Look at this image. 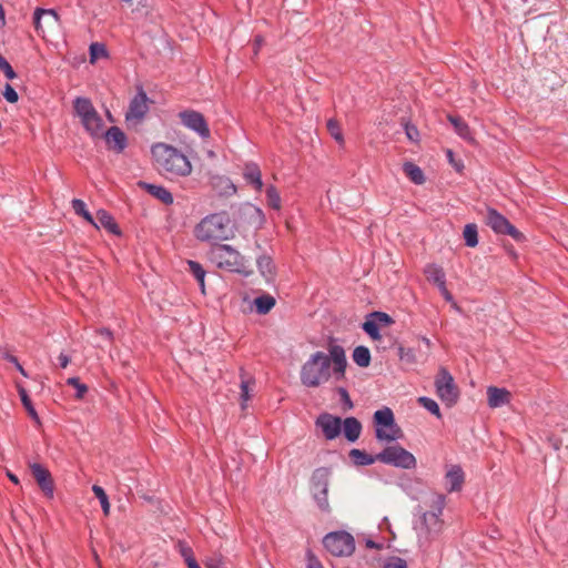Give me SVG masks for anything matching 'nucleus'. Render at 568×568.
I'll return each instance as SVG.
<instances>
[{"label":"nucleus","mask_w":568,"mask_h":568,"mask_svg":"<svg viewBox=\"0 0 568 568\" xmlns=\"http://www.w3.org/2000/svg\"><path fill=\"white\" fill-rule=\"evenodd\" d=\"M178 546L185 564L190 562L191 559H195L192 548L187 546L184 541H179Z\"/></svg>","instance_id":"obj_48"},{"label":"nucleus","mask_w":568,"mask_h":568,"mask_svg":"<svg viewBox=\"0 0 568 568\" xmlns=\"http://www.w3.org/2000/svg\"><path fill=\"white\" fill-rule=\"evenodd\" d=\"M32 475L37 480L38 485L49 498L53 497L54 484L50 471L41 464L34 463L30 466Z\"/></svg>","instance_id":"obj_15"},{"label":"nucleus","mask_w":568,"mask_h":568,"mask_svg":"<svg viewBox=\"0 0 568 568\" xmlns=\"http://www.w3.org/2000/svg\"><path fill=\"white\" fill-rule=\"evenodd\" d=\"M206 568H226L225 562L221 556L211 557L205 562Z\"/></svg>","instance_id":"obj_52"},{"label":"nucleus","mask_w":568,"mask_h":568,"mask_svg":"<svg viewBox=\"0 0 568 568\" xmlns=\"http://www.w3.org/2000/svg\"><path fill=\"white\" fill-rule=\"evenodd\" d=\"M72 209L74 210L75 214L82 216L85 221H88L93 226H98L95 223L94 217L92 214L88 211L85 203L80 199H73L72 202Z\"/></svg>","instance_id":"obj_33"},{"label":"nucleus","mask_w":568,"mask_h":568,"mask_svg":"<svg viewBox=\"0 0 568 568\" xmlns=\"http://www.w3.org/2000/svg\"><path fill=\"white\" fill-rule=\"evenodd\" d=\"M465 483V473L460 465H452L445 474V484L448 493L460 491Z\"/></svg>","instance_id":"obj_16"},{"label":"nucleus","mask_w":568,"mask_h":568,"mask_svg":"<svg viewBox=\"0 0 568 568\" xmlns=\"http://www.w3.org/2000/svg\"><path fill=\"white\" fill-rule=\"evenodd\" d=\"M316 427L321 428L327 440L336 438L342 430V419L328 413L321 414L315 420Z\"/></svg>","instance_id":"obj_13"},{"label":"nucleus","mask_w":568,"mask_h":568,"mask_svg":"<svg viewBox=\"0 0 568 568\" xmlns=\"http://www.w3.org/2000/svg\"><path fill=\"white\" fill-rule=\"evenodd\" d=\"M207 258L220 270L244 276L252 274L248 260L230 244L212 245L207 251Z\"/></svg>","instance_id":"obj_4"},{"label":"nucleus","mask_w":568,"mask_h":568,"mask_svg":"<svg viewBox=\"0 0 568 568\" xmlns=\"http://www.w3.org/2000/svg\"><path fill=\"white\" fill-rule=\"evenodd\" d=\"M97 334H99L100 336H102L103 338H105L108 342L112 343L113 342V332L110 329V328H106V327H102V328H99L95 331Z\"/></svg>","instance_id":"obj_55"},{"label":"nucleus","mask_w":568,"mask_h":568,"mask_svg":"<svg viewBox=\"0 0 568 568\" xmlns=\"http://www.w3.org/2000/svg\"><path fill=\"white\" fill-rule=\"evenodd\" d=\"M448 121L453 124L455 132L458 134V136H460L463 140L467 142H475L471 129L462 118L448 115Z\"/></svg>","instance_id":"obj_26"},{"label":"nucleus","mask_w":568,"mask_h":568,"mask_svg":"<svg viewBox=\"0 0 568 568\" xmlns=\"http://www.w3.org/2000/svg\"><path fill=\"white\" fill-rule=\"evenodd\" d=\"M378 462L402 469H413L416 467L415 456L400 445H392L377 454Z\"/></svg>","instance_id":"obj_9"},{"label":"nucleus","mask_w":568,"mask_h":568,"mask_svg":"<svg viewBox=\"0 0 568 568\" xmlns=\"http://www.w3.org/2000/svg\"><path fill=\"white\" fill-rule=\"evenodd\" d=\"M266 201L271 209L278 211L282 207V200L280 192L274 185H268L265 190Z\"/></svg>","instance_id":"obj_35"},{"label":"nucleus","mask_w":568,"mask_h":568,"mask_svg":"<svg viewBox=\"0 0 568 568\" xmlns=\"http://www.w3.org/2000/svg\"><path fill=\"white\" fill-rule=\"evenodd\" d=\"M263 43H264V39H263V37H262V36H260V34H258V36H256V37L254 38V43H253V45H254V54H255V55L258 53V51H260V49L262 48Z\"/></svg>","instance_id":"obj_59"},{"label":"nucleus","mask_w":568,"mask_h":568,"mask_svg":"<svg viewBox=\"0 0 568 568\" xmlns=\"http://www.w3.org/2000/svg\"><path fill=\"white\" fill-rule=\"evenodd\" d=\"M151 155L156 170L173 179L186 178L192 173V164L189 158L178 148L156 142L151 145Z\"/></svg>","instance_id":"obj_2"},{"label":"nucleus","mask_w":568,"mask_h":568,"mask_svg":"<svg viewBox=\"0 0 568 568\" xmlns=\"http://www.w3.org/2000/svg\"><path fill=\"white\" fill-rule=\"evenodd\" d=\"M90 62L94 63L100 58H108L109 53L103 43L93 42L90 45Z\"/></svg>","instance_id":"obj_40"},{"label":"nucleus","mask_w":568,"mask_h":568,"mask_svg":"<svg viewBox=\"0 0 568 568\" xmlns=\"http://www.w3.org/2000/svg\"><path fill=\"white\" fill-rule=\"evenodd\" d=\"M418 403L437 418H442L439 406L433 398L422 396L418 398Z\"/></svg>","instance_id":"obj_41"},{"label":"nucleus","mask_w":568,"mask_h":568,"mask_svg":"<svg viewBox=\"0 0 568 568\" xmlns=\"http://www.w3.org/2000/svg\"><path fill=\"white\" fill-rule=\"evenodd\" d=\"M366 546H367L368 548H376V549H377V548H379V545H378V544H376L375 541L371 540V539H368V540L366 541Z\"/></svg>","instance_id":"obj_62"},{"label":"nucleus","mask_w":568,"mask_h":568,"mask_svg":"<svg viewBox=\"0 0 568 568\" xmlns=\"http://www.w3.org/2000/svg\"><path fill=\"white\" fill-rule=\"evenodd\" d=\"M141 186L153 197L161 201L165 205H171L174 202L172 193L164 186L142 182L140 183Z\"/></svg>","instance_id":"obj_23"},{"label":"nucleus","mask_w":568,"mask_h":568,"mask_svg":"<svg viewBox=\"0 0 568 568\" xmlns=\"http://www.w3.org/2000/svg\"><path fill=\"white\" fill-rule=\"evenodd\" d=\"M4 358L14 365H17V363H19L18 358L10 354H7Z\"/></svg>","instance_id":"obj_60"},{"label":"nucleus","mask_w":568,"mask_h":568,"mask_svg":"<svg viewBox=\"0 0 568 568\" xmlns=\"http://www.w3.org/2000/svg\"><path fill=\"white\" fill-rule=\"evenodd\" d=\"M342 424L345 438L351 443L356 442L362 432V424L359 420L355 417H347L342 422Z\"/></svg>","instance_id":"obj_25"},{"label":"nucleus","mask_w":568,"mask_h":568,"mask_svg":"<svg viewBox=\"0 0 568 568\" xmlns=\"http://www.w3.org/2000/svg\"><path fill=\"white\" fill-rule=\"evenodd\" d=\"M347 359L345 349L338 344H329L328 354L317 351L302 365L300 378L306 387H318L334 377L345 378Z\"/></svg>","instance_id":"obj_1"},{"label":"nucleus","mask_w":568,"mask_h":568,"mask_svg":"<svg viewBox=\"0 0 568 568\" xmlns=\"http://www.w3.org/2000/svg\"><path fill=\"white\" fill-rule=\"evenodd\" d=\"M375 436L381 442H394L402 435L400 428L395 423L394 413L389 407H384L374 413Z\"/></svg>","instance_id":"obj_7"},{"label":"nucleus","mask_w":568,"mask_h":568,"mask_svg":"<svg viewBox=\"0 0 568 568\" xmlns=\"http://www.w3.org/2000/svg\"><path fill=\"white\" fill-rule=\"evenodd\" d=\"M398 357L402 362H405L407 364L416 363V354L413 348H406L404 346H399L398 347Z\"/></svg>","instance_id":"obj_44"},{"label":"nucleus","mask_w":568,"mask_h":568,"mask_svg":"<svg viewBox=\"0 0 568 568\" xmlns=\"http://www.w3.org/2000/svg\"><path fill=\"white\" fill-rule=\"evenodd\" d=\"M509 220L494 207L486 211V224L496 233L503 234L509 224Z\"/></svg>","instance_id":"obj_21"},{"label":"nucleus","mask_w":568,"mask_h":568,"mask_svg":"<svg viewBox=\"0 0 568 568\" xmlns=\"http://www.w3.org/2000/svg\"><path fill=\"white\" fill-rule=\"evenodd\" d=\"M426 278L437 287L446 283V274L442 266L437 264H427L424 268Z\"/></svg>","instance_id":"obj_27"},{"label":"nucleus","mask_w":568,"mask_h":568,"mask_svg":"<svg viewBox=\"0 0 568 568\" xmlns=\"http://www.w3.org/2000/svg\"><path fill=\"white\" fill-rule=\"evenodd\" d=\"M440 294L443 295V297L447 301V302H453V295L452 293L448 291L447 286H446V283L440 285L438 287Z\"/></svg>","instance_id":"obj_58"},{"label":"nucleus","mask_w":568,"mask_h":568,"mask_svg":"<svg viewBox=\"0 0 568 568\" xmlns=\"http://www.w3.org/2000/svg\"><path fill=\"white\" fill-rule=\"evenodd\" d=\"M510 398L511 394L506 388H500L496 386H489L487 388L488 406L491 408H498L509 404Z\"/></svg>","instance_id":"obj_19"},{"label":"nucleus","mask_w":568,"mask_h":568,"mask_svg":"<svg viewBox=\"0 0 568 568\" xmlns=\"http://www.w3.org/2000/svg\"><path fill=\"white\" fill-rule=\"evenodd\" d=\"M306 567L307 568H324L320 559L312 550L306 551Z\"/></svg>","instance_id":"obj_49"},{"label":"nucleus","mask_w":568,"mask_h":568,"mask_svg":"<svg viewBox=\"0 0 568 568\" xmlns=\"http://www.w3.org/2000/svg\"><path fill=\"white\" fill-rule=\"evenodd\" d=\"M337 393H338V395L341 397V400L344 404V406L346 408H348V409L352 408L353 407V402H352V399L349 397V394H348L347 389L344 388V387H338L337 388Z\"/></svg>","instance_id":"obj_53"},{"label":"nucleus","mask_w":568,"mask_h":568,"mask_svg":"<svg viewBox=\"0 0 568 568\" xmlns=\"http://www.w3.org/2000/svg\"><path fill=\"white\" fill-rule=\"evenodd\" d=\"M349 457L357 466H368L378 462L377 454L375 456L367 454L364 450L353 448L349 452Z\"/></svg>","instance_id":"obj_29"},{"label":"nucleus","mask_w":568,"mask_h":568,"mask_svg":"<svg viewBox=\"0 0 568 568\" xmlns=\"http://www.w3.org/2000/svg\"><path fill=\"white\" fill-rule=\"evenodd\" d=\"M384 568H407V562L400 557H393Z\"/></svg>","instance_id":"obj_54"},{"label":"nucleus","mask_w":568,"mask_h":568,"mask_svg":"<svg viewBox=\"0 0 568 568\" xmlns=\"http://www.w3.org/2000/svg\"><path fill=\"white\" fill-rule=\"evenodd\" d=\"M92 491L99 499L103 514L108 516L110 514V503L105 490L99 485H93Z\"/></svg>","instance_id":"obj_38"},{"label":"nucleus","mask_w":568,"mask_h":568,"mask_svg":"<svg viewBox=\"0 0 568 568\" xmlns=\"http://www.w3.org/2000/svg\"><path fill=\"white\" fill-rule=\"evenodd\" d=\"M73 109L75 114L80 118L85 131L92 138H100L102 135L103 120L93 106L91 100L89 98L78 97L73 100Z\"/></svg>","instance_id":"obj_6"},{"label":"nucleus","mask_w":568,"mask_h":568,"mask_svg":"<svg viewBox=\"0 0 568 568\" xmlns=\"http://www.w3.org/2000/svg\"><path fill=\"white\" fill-rule=\"evenodd\" d=\"M379 325L375 322L371 314L367 315L365 322L362 324L363 331L374 341H379L382 335L379 333Z\"/></svg>","instance_id":"obj_34"},{"label":"nucleus","mask_w":568,"mask_h":568,"mask_svg":"<svg viewBox=\"0 0 568 568\" xmlns=\"http://www.w3.org/2000/svg\"><path fill=\"white\" fill-rule=\"evenodd\" d=\"M186 566L187 568H201L196 559H191L190 562L186 564Z\"/></svg>","instance_id":"obj_61"},{"label":"nucleus","mask_w":568,"mask_h":568,"mask_svg":"<svg viewBox=\"0 0 568 568\" xmlns=\"http://www.w3.org/2000/svg\"><path fill=\"white\" fill-rule=\"evenodd\" d=\"M503 235H509L514 241L521 243L526 240V236L511 223L508 224Z\"/></svg>","instance_id":"obj_46"},{"label":"nucleus","mask_w":568,"mask_h":568,"mask_svg":"<svg viewBox=\"0 0 568 568\" xmlns=\"http://www.w3.org/2000/svg\"><path fill=\"white\" fill-rule=\"evenodd\" d=\"M67 384L73 386L75 388L74 397L77 399H82L88 393V386L80 382L79 377H70L67 379Z\"/></svg>","instance_id":"obj_42"},{"label":"nucleus","mask_w":568,"mask_h":568,"mask_svg":"<svg viewBox=\"0 0 568 568\" xmlns=\"http://www.w3.org/2000/svg\"><path fill=\"white\" fill-rule=\"evenodd\" d=\"M153 103L141 84L136 85V91L130 100L128 110L125 112V121L130 124H140L145 119Z\"/></svg>","instance_id":"obj_10"},{"label":"nucleus","mask_w":568,"mask_h":568,"mask_svg":"<svg viewBox=\"0 0 568 568\" xmlns=\"http://www.w3.org/2000/svg\"><path fill=\"white\" fill-rule=\"evenodd\" d=\"M253 304L258 314L265 315L275 306L276 301L270 294H262L255 297Z\"/></svg>","instance_id":"obj_30"},{"label":"nucleus","mask_w":568,"mask_h":568,"mask_svg":"<svg viewBox=\"0 0 568 568\" xmlns=\"http://www.w3.org/2000/svg\"><path fill=\"white\" fill-rule=\"evenodd\" d=\"M436 394L448 407L455 405L459 397L458 388L452 374L446 368H440L435 379Z\"/></svg>","instance_id":"obj_11"},{"label":"nucleus","mask_w":568,"mask_h":568,"mask_svg":"<svg viewBox=\"0 0 568 568\" xmlns=\"http://www.w3.org/2000/svg\"><path fill=\"white\" fill-rule=\"evenodd\" d=\"M16 367L23 376H27V372L24 371L20 363H17Z\"/></svg>","instance_id":"obj_64"},{"label":"nucleus","mask_w":568,"mask_h":568,"mask_svg":"<svg viewBox=\"0 0 568 568\" xmlns=\"http://www.w3.org/2000/svg\"><path fill=\"white\" fill-rule=\"evenodd\" d=\"M3 97L10 103H16L19 99L17 91L9 83L4 87Z\"/></svg>","instance_id":"obj_50"},{"label":"nucleus","mask_w":568,"mask_h":568,"mask_svg":"<svg viewBox=\"0 0 568 568\" xmlns=\"http://www.w3.org/2000/svg\"><path fill=\"white\" fill-rule=\"evenodd\" d=\"M445 505V496L442 494H436L430 504L432 509L422 514L418 541L420 547H424L425 550L427 549V545L435 540L444 529V520L442 519V515Z\"/></svg>","instance_id":"obj_5"},{"label":"nucleus","mask_w":568,"mask_h":568,"mask_svg":"<svg viewBox=\"0 0 568 568\" xmlns=\"http://www.w3.org/2000/svg\"><path fill=\"white\" fill-rule=\"evenodd\" d=\"M8 477H9V479H10L12 483H14V484H19V478H18L16 475H13V474L9 473V474H8Z\"/></svg>","instance_id":"obj_63"},{"label":"nucleus","mask_w":568,"mask_h":568,"mask_svg":"<svg viewBox=\"0 0 568 568\" xmlns=\"http://www.w3.org/2000/svg\"><path fill=\"white\" fill-rule=\"evenodd\" d=\"M405 133L409 141L417 142L419 139V132L414 124L406 123L405 124Z\"/></svg>","instance_id":"obj_51"},{"label":"nucleus","mask_w":568,"mask_h":568,"mask_svg":"<svg viewBox=\"0 0 568 568\" xmlns=\"http://www.w3.org/2000/svg\"><path fill=\"white\" fill-rule=\"evenodd\" d=\"M331 469L327 467L316 468L311 476V493L328 491Z\"/></svg>","instance_id":"obj_17"},{"label":"nucleus","mask_w":568,"mask_h":568,"mask_svg":"<svg viewBox=\"0 0 568 568\" xmlns=\"http://www.w3.org/2000/svg\"><path fill=\"white\" fill-rule=\"evenodd\" d=\"M327 130L335 141L339 144L344 143L343 133L336 120L329 119L327 121Z\"/></svg>","instance_id":"obj_43"},{"label":"nucleus","mask_w":568,"mask_h":568,"mask_svg":"<svg viewBox=\"0 0 568 568\" xmlns=\"http://www.w3.org/2000/svg\"><path fill=\"white\" fill-rule=\"evenodd\" d=\"M371 352L368 347L359 345L353 351V361L359 367H367L371 364Z\"/></svg>","instance_id":"obj_32"},{"label":"nucleus","mask_w":568,"mask_h":568,"mask_svg":"<svg viewBox=\"0 0 568 568\" xmlns=\"http://www.w3.org/2000/svg\"><path fill=\"white\" fill-rule=\"evenodd\" d=\"M193 233L197 241L212 245L232 239L233 230L230 214L226 211H221L204 216L195 225Z\"/></svg>","instance_id":"obj_3"},{"label":"nucleus","mask_w":568,"mask_h":568,"mask_svg":"<svg viewBox=\"0 0 568 568\" xmlns=\"http://www.w3.org/2000/svg\"><path fill=\"white\" fill-rule=\"evenodd\" d=\"M187 265H189L190 272L192 273L194 278L197 281L202 292H204V280H205V274H206L205 270L196 261L190 260V261H187Z\"/></svg>","instance_id":"obj_37"},{"label":"nucleus","mask_w":568,"mask_h":568,"mask_svg":"<svg viewBox=\"0 0 568 568\" xmlns=\"http://www.w3.org/2000/svg\"><path fill=\"white\" fill-rule=\"evenodd\" d=\"M108 145L113 149L116 153H121L128 145V139L124 132L118 126H111L104 133Z\"/></svg>","instance_id":"obj_18"},{"label":"nucleus","mask_w":568,"mask_h":568,"mask_svg":"<svg viewBox=\"0 0 568 568\" xmlns=\"http://www.w3.org/2000/svg\"><path fill=\"white\" fill-rule=\"evenodd\" d=\"M463 235H464L465 244L468 247L477 246V244H478V230H477V225L476 224L469 223V224L465 225Z\"/></svg>","instance_id":"obj_36"},{"label":"nucleus","mask_w":568,"mask_h":568,"mask_svg":"<svg viewBox=\"0 0 568 568\" xmlns=\"http://www.w3.org/2000/svg\"><path fill=\"white\" fill-rule=\"evenodd\" d=\"M0 70L4 73L6 78L9 80H13L17 77V73L14 72L11 64L2 55H0Z\"/></svg>","instance_id":"obj_47"},{"label":"nucleus","mask_w":568,"mask_h":568,"mask_svg":"<svg viewBox=\"0 0 568 568\" xmlns=\"http://www.w3.org/2000/svg\"><path fill=\"white\" fill-rule=\"evenodd\" d=\"M312 497H313L317 508L323 514H329L331 513V506H329V503H328V491L314 493V494H312Z\"/></svg>","instance_id":"obj_39"},{"label":"nucleus","mask_w":568,"mask_h":568,"mask_svg":"<svg viewBox=\"0 0 568 568\" xmlns=\"http://www.w3.org/2000/svg\"><path fill=\"white\" fill-rule=\"evenodd\" d=\"M18 393L21 399V403L26 410L28 412V415L37 423L40 424V417L31 402V398L28 395V392L24 387L18 385Z\"/></svg>","instance_id":"obj_31"},{"label":"nucleus","mask_w":568,"mask_h":568,"mask_svg":"<svg viewBox=\"0 0 568 568\" xmlns=\"http://www.w3.org/2000/svg\"><path fill=\"white\" fill-rule=\"evenodd\" d=\"M241 398H242L243 403H245L250 399L248 381L241 382Z\"/></svg>","instance_id":"obj_56"},{"label":"nucleus","mask_w":568,"mask_h":568,"mask_svg":"<svg viewBox=\"0 0 568 568\" xmlns=\"http://www.w3.org/2000/svg\"><path fill=\"white\" fill-rule=\"evenodd\" d=\"M181 123L194 131L202 139H209L211 135L209 124L204 115L195 110H184L179 113Z\"/></svg>","instance_id":"obj_12"},{"label":"nucleus","mask_w":568,"mask_h":568,"mask_svg":"<svg viewBox=\"0 0 568 568\" xmlns=\"http://www.w3.org/2000/svg\"><path fill=\"white\" fill-rule=\"evenodd\" d=\"M371 317H373L379 326H389L394 323V320L387 313L379 311L372 312Z\"/></svg>","instance_id":"obj_45"},{"label":"nucleus","mask_w":568,"mask_h":568,"mask_svg":"<svg viewBox=\"0 0 568 568\" xmlns=\"http://www.w3.org/2000/svg\"><path fill=\"white\" fill-rule=\"evenodd\" d=\"M58 362H59V366L61 368H65L70 362H71V358L68 354L65 353H61L59 356H58Z\"/></svg>","instance_id":"obj_57"},{"label":"nucleus","mask_w":568,"mask_h":568,"mask_svg":"<svg viewBox=\"0 0 568 568\" xmlns=\"http://www.w3.org/2000/svg\"><path fill=\"white\" fill-rule=\"evenodd\" d=\"M243 178L247 184L252 185L255 191L261 192L263 189L262 172L260 166L254 162L245 163L243 168Z\"/></svg>","instance_id":"obj_20"},{"label":"nucleus","mask_w":568,"mask_h":568,"mask_svg":"<svg viewBox=\"0 0 568 568\" xmlns=\"http://www.w3.org/2000/svg\"><path fill=\"white\" fill-rule=\"evenodd\" d=\"M47 18L44 21V24L49 28H54L60 22V17L58 12L54 9H43V8H37L33 12V26L37 31V33L45 38V29L42 23V19Z\"/></svg>","instance_id":"obj_14"},{"label":"nucleus","mask_w":568,"mask_h":568,"mask_svg":"<svg viewBox=\"0 0 568 568\" xmlns=\"http://www.w3.org/2000/svg\"><path fill=\"white\" fill-rule=\"evenodd\" d=\"M94 220H95V223L98 224V226H94L95 229L99 230L100 227H103L109 233H111L113 235L121 234V230H120L118 223L115 222L114 217L108 211H105L103 209L98 210Z\"/></svg>","instance_id":"obj_22"},{"label":"nucleus","mask_w":568,"mask_h":568,"mask_svg":"<svg viewBox=\"0 0 568 568\" xmlns=\"http://www.w3.org/2000/svg\"><path fill=\"white\" fill-rule=\"evenodd\" d=\"M323 545L334 557H349L355 551L354 537L344 530L332 531L325 535Z\"/></svg>","instance_id":"obj_8"},{"label":"nucleus","mask_w":568,"mask_h":568,"mask_svg":"<svg viewBox=\"0 0 568 568\" xmlns=\"http://www.w3.org/2000/svg\"><path fill=\"white\" fill-rule=\"evenodd\" d=\"M256 265L260 274L267 281L271 282L276 275V267L273 258L270 255L263 254L257 257Z\"/></svg>","instance_id":"obj_24"},{"label":"nucleus","mask_w":568,"mask_h":568,"mask_svg":"<svg viewBox=\"0 0 568 568\" xmlns=\"http://www.w3.org/2000/svg\"><path fill=\"white\" fill-rule=\"evenodd\" d=\"M403 171L404 173L406 174V176L414 183V184H417V185H420L423 183H425V175H424V172L423 170L416 165L415 163L413 162H405L403 164Z\"/></svg>","instance_id":"obj_28"}]
</instances>
